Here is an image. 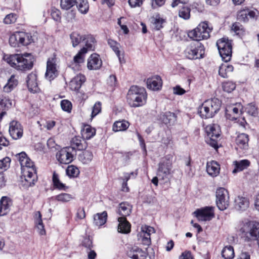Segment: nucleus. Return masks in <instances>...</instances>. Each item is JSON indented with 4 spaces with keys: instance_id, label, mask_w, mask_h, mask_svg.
<instances>
[{
    "instance_id": "nucleus-38",
    "label": "nucleus",
    "mask_w": 259,
    "mask_h": 259,
    "mask_svg": "<svg viewBox=\"0 0 259 259\" xmlns=\"http://www.w3.org/2000/svg\"><path fill=\"white\" fill-rule=\"evenodd\" d=\"M35 223L39 234L40 235H45L46 231L41 220V215L39 211H36L35 213Z\"/></svg>"
},
{
    "instance_id": "nucleus-62",
    "label": "nucleus",
    "mask_w": 259,
    "mask_h": 259,
    "mask_svg": "<svg viewBox=\"0 0 259 259\" xmlns=\"http://www.w3.org/2000/svg\"><path fill=\"white\" fill-rule=\"evenodd\" d=\"M219 137H211V136H208L206 139L207 143L212 147L217 149L218 148V142L217 139Z\"/></svg>"
},
{
    "instance_id": "nucleus-29",
    "label": "nucleus",
    "mask_w": 259,
    "mask_h": 259,
    "mask_svg": "<svg viewBox=\"0 0 259 259\" xmlns=\"http://www.w3.org/2000/svg\"><path fill=\"white\" fill-rule=\"evenodd\" d=\"M132 210V206L128 202H123L119 204L118 213L121 217H125L130 215Z\"/></svg>"
},
{
    "instance_id": "nucleus-4",
    "label": "nucleus",
    "mask_w": 259,
    "mask_h": 259,
    "mask_svg": "<svg viewBox=\"0 0 259 259\" xmlns=\"http://www.w3.org/2000/svg\"><path fill=\"white\" fill-rule=\"evenodd\" d=\"M221 102L217 98L205 101L198 108V113L202 118H211L219 111Z\"/></svg>"
},
{
    "instance_id": "nucleus-20",
    "label": "nucleus",
    "mask_w": 259,
    "mask_h": 259,
    "mask_svg": "<svg viewBox=\"0 0 259 259\" xmlns=\"http://www.w3.org/2000/svg\"><path fill=\"white\" fill-rule=\"evenodd\" d=\"M27 87L30 91L32 93H36L39 91L37 82V76L34 72L29 74L26 80Z\"/></svg>"
},
{
    "instance_id": "nucleus-40",
    "label": "nucleus",
    "mask_w": 259,
    "mask_h": 259,
    "mask_svg": "<svg viewBox=\"0 0 259 259\" xmlns=\"http://www.w3.org/2000/svg\"><path fill=\"white\" fill-rule=\"evenodd\" d=\"M107 217V213L106 211L97 213L94 217V224L97 226H101L106 222Z\"/></svg>"
},
{
    "instance_id": "nucleus-17",
    "label": "nucleus",
    "mask_w": 259,
    "mask_h": 259,
    "mask_svg": "<svg viewBox=\"0 0 259 259\" xmlns=\"http://www.w3.org/2000/svg\"><path fill=\"white\" fill-rule=\"evenodd\" d=\"M102 65L100 56L96 53L92 54L88 59L87 67L90 70L99 69Z\"/></svg>"
},
{
    "instance_id": "nucleus-37",
    "label": "nucleus",
    "mask_w": 259,
    "mask_h": 259,
    "mask_svg": "<svg viewBox=\"0 0 259 259\" xmlns=\"http://www.w3.org/2000/svg\"><path fill=\"white\" fill-rule=\"evenodd\" d=\"M129 126L130 123L125 120L116 121L112 126V130L115 132L124 131Z\"/></svg>"
},
{
    "instance_id": "nucleus-3",
    "label": "nucleus",
    "mask_w": 259,
    "mask_h": 259,
    "mask_svg": "<svg viewBox=\"0 0 259 259\" xmlns=\"http://www.w3.org/2000/svg\"><path fill=\"white\" fill-rule=\"evenodd\" d=\"M126 99L128 104L131 107L142 106L146 103V91L144 88L132 86L128 91Z\"/></svg>"
},
{
    "instance_id": "nucleus-45",
    "label": "nucleus",
    "mask_w": 259,
    "mask_h": 259,
    "mask_svg": "<svg viewBox=\"0 0 259 259\" xmlns=\"http://www.w3.org/2000/svg\"><path fill=\"white\" fill-rule=\"evenodd\" d=\"M20 36V31L16 32L12 34L9 38V44L13 47H20V39L18 38Z\"/></svg>"
},
{
    "instance_id": "nucleus-47",
    "label": "nucleus",
    "mask_w": 259,
    "mask_h": 259,
    "mask_svg": "<svg viewBox=\"0 0 259 259\" xmlns=\"http://www.w3.org/2000/svg\"><path fill=\"white\" fill-rule=\"evenodd\" d=\"M152 22L154 28L158 30L163 27L162 24L164 22V20L161 18L159 15H156L152 17Z\"/></svg>"
},
{
    "instance_id": "nucleus-60",
    "label": "nucleus",
    "mask_w": 259,
    "mask_h": 259,
    "mask_svg": "<svg viewBox=\"0 0 259 259\" xmlns=\"http://www.w3.org/2000/svg\"><path fill=\"white\" fill-rule=\"evenodd\" d=\"M223 88L224 91L230 93L235 89L236 85L232 82H226L223 84Z\"/></svg>"
},
{
    "instance_id": "nucleus-50",
    "label": "nucleus",
    "mask_w": 259,
    "mask_h": 259,
    "mask_svg": "<svg viewBox=\"0 0 259 259\" xmlns=\"http://www.w3.org/2000/svg\"><path fill=\"white\" fill-rule=\"evenodd\" d=\"M108 44L110 47V48L113 50V51L115 53L117 56L120 59V51L119 50V47L120 45L117 43L116 41L109 39L108 40Z\"/></svg>"
},
{
    "instance_id": "nucleus-61",
    "label": "nucleus",
    "mask_w": 259,
    "mask_h": 259,
    "mask_svg": "<svg viewBox=\"0 0 259 259\" xmlns=\"http://www.w3.org/2000/svg\"><path fill=\"white\" fill-rule=\"evenodd\" d=\"M17 19L16 15L13 14L7 15L4 19V22L6 24H10L15 22Z\"/></svg>"
},
{
    "instance_id": "nucleus-59",
    "label": "nucleus",
    "mask_w": 259,
    "mask_h": 259,
    "mask_svg": "<svg viewBox=\"0 0 259 259\" xmlns=\"http://www.w3.org/2000/svg\"><path fill=\"white\" fill-rule=\"evenodd\" d=\"M11 159L6 157L0 160V170H6L10 166Z\"/></svg>"
},
{
    "instance_id": "nucleus-21",
    "label": "nucleus",
    "mask_w": 259,
    "mask_h": 259,
    "mask_svg": "<svg viewBox=\"0 0 259 259\" xmlns=\"http://www.w3.org/2000/svg\"><path fill=\"white\" fill-rule=\"evenodd\" d=\"M85 80V77L83 75L81 74H78L70 81L69 84V88L72 91H78Z\"/></svg>"
},
{
    "instance_id": "nucleus-41",
    "label": "nucleus",
    "mask_w": 259,
    "mask_h": 259,
    "mask_svg": "<svg viewBox=\"0 0 259 259\" xmlns=\"http://www.w3.org/2000/svg\"><path fill=\"white\" fill-rule=\"evenodd\" d=\"M52 179L55 188L60 190H66L68 189V187L60 181L58 175L55 172L53 173Z\"/></svg>"
},
{
    "instance_id": "nucleus-64",
    "label": "nucleus",
    "mask_w": 259,
    "mask_h": 259,
    "mask_svg": "<svg viewBox=\"0 0 259 259\" xmlns=\"http://www.w3.org/2000/svg\"><path fill=\"white\" fill-rule=\"evenodd\" d=\"M141 229L142 230L141 232H144V233L148 234L149 236H150V235L152 233H154L155 232L154 229L150 226H145L142 227Z\"/></svg>"
},
{
    "instance_id": "nucleus-23",
    "label": "nucleus",
    "mask_w": 259,
    "mask_h": 259,
    "mask_svg": "<svg viewBox=\"0 0 259 259\" xmlns=\"http://www.w3.org/2000/svg\"><path fill=\"white\" fill-rule=\"evenodd\" d=\"M248 136L244 133L239 134L236 138L235 143L237 146L242 149H246L248 147Z\"/></svg>"
},
{
    "instance_id": "nucleus-18",
    "label": "nucleus",
    "mask_w": 259,
    "mask_h": 259,
    "mask_svg": "<svg viewBox=\"0 0 259 259\" xmlns=\"http://www.w3.org/2000/svg\"><path fill=\"white\" fill-rule=\"evenodd\" d=\"M127 254L132 259H146L147 257L146 252L137 246L129 247Z\"/></svg>"
},
{
    "instance_id": "nucleus-25",
    "label": "nucleus",
    "mask_w": 259,
    "mask_h": 259,
    "mask_svg": "<svg viewBox=\"0 0 259 259\" xmlns=\"http://www.w3.org/2000/svg\"><path fill=\"white\" fill-rule=\"evenodd\" d=\"M249 206V201L246 197L238 196L235 199V207L237 210H245Z\"/></svg>"
},
{
    "instance_id": "nucleus-57",
    "label": "nucleus",
    "mask_w": 259,
    "mask_h": 259,
    "mask_svg": "<svg viewBox=\"0 0 259 259\" xmlns=\"http://www.w3.org/2000/svg\"><path fill=\"white\" fill-rule=\"evenodd\" d=\"M61 107L64 111L70 112L72 109V104L67 100H63L61 102Z\"/></svg>"
},
{
    "instance_id": "nucleus-52",
    "label": "nucleus",
    "mask_w": 259,
    "mask_h": 259,
    "mask_svg": "<svg viewBox=\"0 0 259 259\" xmlns=\"http://www.w3.org/2000/svg\"><path fill=\"white\" fill-rule=\"evenodd\" d=\"M231 30L234 32L236 35L240 36L243 35L244 33V30L243 26L239 23H235L232 25Z\"/></svg>"
},
{
    "instance_id": "nucleus-63",
    "label": "nucleus",
    "mask_w": 259,
    "mask_h": 259,
    "mask_svg": "<svg viewBox=\"0 0 259 259\" xmlns=\"http://www.w3.org/2000/svg\"><path fill=\"white\" fill-rule=\"evenodd\" d=\"M92 240L89 237H85L82 241V245L85 248L90 249L93 246Z\"/></svg>"
},
{
    "instance_id": "nucleus-26",
    "label": "nucleus",
    "mask_w": 259,
    "mask_h": 259,
    "mask_svg": "<svg viewBox=\"0 0 259 259\" xmlns=\"http://www.w3.org/2000/svg\"><path fill=\"white\" fill-rule=\"evenodd\" d=\"M119 222L118 231L124 234L128 233L131 230V225L125 217H119L118 219Z\"/></svg>"
},
{
    "instance_id": "nucleus-32",
    "label": "nucleus",
    "mask_w": 259,
    "mask_h": 259,
    "mask_svg": "<svg viewBox=\"0 0 259 259\" xmlns=\"http://www.w3.org/2000/svg\"><path fill=\"white\" fill-rule=\"evenodd\" d=\"M81 134L82 139L89 140L95 135L96 130L90 125H84L81 130Z\"/></svg>"
},
{
    "instance_id": "nucleus-48",
    "label": "nucleus",
    "mask_w": 259,
    "mask_h": 259,
    "mask_svg": "<svg viewBox=\"0 0 259 259\" xmlns=\"http://www.w3.org/2000/svg\"><path fill=\"white\" fill-rule=\"evenodd\" d=\"M138 240L143 245L149 246L151 244L150 236L144 232H140L138 235Z\"/></svg>"
},
{
    "instance_id": "nucleus-35",
    "label": "nucleus",
    "mask_w": 259,
    "mask_h": 259,
    "mask_svg": "<svg viewBox=\"0 0 259 259\" xmlns=\"http://www.w3.org/2000/svg\"><path fill=\"white\" fill-rule=\"evenodd\" d=\"M18 81L16 75H12L8 80L7 83L3 88V91L5 93L11 92L18 84Z\"/></svg>"
},
{
    "instance_id": "nucleus-27",
    "label": "nucleus",
    "mask_w": 259,
    "mask_h": 259,
    "mask_svg": "<svg viewBox=\"0 0 259 259\" xmlns=\"http://www.w3.org/2000/svg\"><path fill=\"white\" fill-rule=\"evenodd\" d=\"M233 70V66L228 64L227 62H225V63H223L220 66L219 73L221 77L227 78L231 74Z\"/></svg>"
},
{
    "instance_id": "nucleus-5",
    "label": "nucleus",
    "mask_w": 259,
    "mask_h": 259,
    "mask_svg": "<svg viewBox=\"0 0 259 259\" xmlns=\"http://www.w3.org/2000/svg\"><path fill=\"white\" fill-rule=\"evenodd\" d=\"M211 31V29L208 27L207 23L203 22L200 23L193 30L189 31L188 35L190 38L198 42L201 40L208 38Z\"/></svg>"
},
{
    "instance_id": "nucleus-39",
    "label": "nucleus",
    "mask_w": 259,
    "mask_h": 259,
    "mask_svg": "<svg viewBox=\"0 0 259 259\" xmlns=\"http://www.w3.org/2000/svg\"><path fill=\"white\" fill-rule=\"evenodd\" d=\"M18 38L20 39L21 46H27L33 41L32 37L30 34L22 31H20V36H18Z\"/></svg>"
},
{
    "instance_id": "nucleus-53",
    "label": "nucleus",
    "mask_w": 259,
    "mask_h": 259,
    "mask_svg": "<svg viewBox=\"0 0 259 259\" xmlns=\"http://www.w3.org/2000/svg\"><path fill=\"white\" fill-rule=\"evenodd\" d=\"M75 5V0H61L60 6L62 9L68 10Z\"/></svg>"
},
{
    "instance_id": "nucleus-58",
    "label": "nucleus",
    "mask_w": 259,
    "mask_h": 259,
    "mask_svg": "<svg viewBox=\"0 0 259 259\" xmlns=\"http://www.w3.org/2000/svg\"><path fill=\"white\" fill-rule=\"evenodd\" d=\"M101 111V103L100 102H96L92 108V112L91 114L92 118L95 117Z\"/></svg>"
},
{
    "instance_id": "nucleus-13",
    "label": "nucleus",
    "mask_w": 259,
    "mask_h": 259,
    "mask_svg": "<svg viewBox=\"0 0 259 259\" xmlns=\"http://www.w3.org/2000/svg\"><path fill=\"white\" fill-rule=\"evenodd\" d=\"M73 152L72 148L66 147L61 149L57 153L56 158L60 163L68 164L74 159Z\"/></svg>"
},
{
    "instance_id": "nucleus-11",
    "label": "nucleus",
    "mask_w": 259,
    "mask_h": 259,
    "mask_svg": "<svg viewBox=\"0 0 259 259\" xmlns=\"http://www.w3.org/2000/svg\"><path fill=\"white\" fill-rule=\"evenodd\" d=\"M216 204L221 210L226 209L229 205L228 191L224 188H219L216 191Z\"/></svg>"
},
{
    "instance_id": "nucleus-55",
    "label": "nucleus",
    "mask_w": 259,
    "mask_h": 259,
    "mask_svg": "<svg viewBox=\"0 0 259 259\" xmlns=\"http://www.w3.org/2000/svg\"><path fill=\"white\" fill-rule=\"evenodd\" d=\"M245 110L248 114L251 116H255L257 114V108L253 103L247 105Z\"/></svg>"
},
{
    "instance_id": "nucleus-10",
    "label": "nucleus",
    "mask_w": 259,
    "mask_h": 259,
    "mask_svg": "<svg viewBox=\"0 0 259 259\" xmlns=\"http://www.w3.org/2000/svg\"><path fill=\"white\" fill-rule=\"evenodd\" d=\"M172 160L171 156H168L159 164L157 176L160 179L167 181L171 174Z\"/></svg>"
},
{
    "instance_id": "nucleus-30",
    "label": "nucleus",
    "mask_w": 259,
    "mask_h": 259,
    "mask_svg": "<svg viewBox=\"0 0 259 259\" xmlns=\"http://www.w3.org/2000/svg\"><path fill=\"white\" fill-rule=\"evenodd\" d=\"M205 131L207 136L219 137L220 136V127L217 124L212 123L207 125L205 127Z\"/></svg>"
},
{
    "instance_id": "nucleus-1",
    "label": "nucleus",
    "mask_w": 259,
    "mask_h": 259,
    "mask_svg": "<svg viewBox=\"0 0 259 259\" xmlns=\"http://www.w3.org/2000/svg\"><path fill=\"white\" fill-rule=\"evenodd\" d=\"M21 166L22 172L24 178L26 186H33L37 179L36 170L34 162L24 152H21L16 155Z\"/></svg>"
},
{
    "instance_id": "nucleus-46",
    "label": "nucleus",
    "mask_w": 259,
    "mask_h": 259,
    "mask_svg": "<svg viewBox=\"0 0 259 259\" xmlns=\"http://www.w3.org/2000/svg\"><path fill=\"white\" fill-rule=\"evenodd\" d=\"M66 173L70 178H76L79 175L80 171L77 166L70 165L67 167Z\"/></svg>"
},
{
    "instance_id": "nucleus-51",
    "label": "nucleus",
    "mask_w": 259,
    "mask_h": 259,
    "mask_svg": "<svg viewBox=\"0 0 259 259\" xmlns=\"http://www.w3.org/2000/svg\"><path fill=\"white\" fill-rule=\"evenodd\" d=\"M179 16L185 20L189 19L190 17V9L188 7H183L180 10Z\"/></svg>"
},
{
    "instance_id": "nucleus-8",
    "label": "nucleus",
    "mask_w": 259,
    "mask_h": 259,
    "mask_svg": "<svg viewBox=\"0 0 259 259\" xmlns=\"http://www.w3.org/2000/svg\"><path fill=\"white\" fill-rule=\"evenodd\" d=\"M83 40L85 41V47H83L74 57L73 61L75 63L79 64L83 62L84 61V55L88 51H93L95 49L96 40L92 35H84Z\"/></svg>"
},
{
    "instance_id": "nucleus-34",
    "label": "nucleus",
    "mask_w": 259,
    "mask_h": 259,
    "mask_svg": "<svg viewBox=\"0 0 259 259\" xmlns=\"http://www.w3.org/2000/svg\"><path fill=\"white\" fill-rule=\"evenodd\" d=\"M176 115L175 113L169 111L162 113L160 115V119L163 123L165 124H173L176 120Z\"/></svg>"
},
{
    "instance_id": "nucleus-7",
    "label": "nucleus",
    "mask_w": 259,
    "mask_h": 259,
    "mask_svg": "<svg viewBox=\"0 0 259 259\" xmlns=\"http://www.w3.org/2000/svg\"><path fill=\"white\" fill-rule=\"evenodd\" d=\"M217 46L222 60L226 62L229 61L232 57V41L222 38L217 41Z\"/></svg>"
},
{
    "instance_id": "nucleus-9",
    "label": "nucleus",
    "mask_w": 259,
    "mask_h": 259,
    "mask_svg": "<svg viewBox=\"0 0 259 259\" xmlns=\"http://www.w3.org/2000/svg\"><path fill=\"white\" fill-rule=\"evenodd\" d=\"M239 231L242 237L248 239H255L259 233V227H257L252 222H242L239 225Z\"/></svg>"
},
{
    "instance_id": "nucleus-31",
    "label": "nucleus",
    "mask_w": 259,
    "mask_h": 259,
    "mask_svg": "<svg viewBox=\"0 0 259 259\" xmlns=\"http://www.w3.org/2000/svg\"><path fill=\"white\" fill-rule=\"evenodd\" d=\"M250 161L247 159L234 161L233 164L235 166V168L233 170L232 173L236 174L246 169L250 165Z\"/></svg>"
},
{
    "instance_id": "nucleus-15",
    "label": "nucleus",
    "mask_w": 259,
    "mask_h": 259,
    "mask_svg": "<svg viewBox=\"0 0 259 259\" xmlns=\"http://www.w3.org/2000/svg\"><path fill=\"white\" fill-rule=\"evenodd\" d=\"M194 213L199 221H209L214 217L213 207H205L202 209H197L194 211Z\"/></svg>"
},
{
    "instance_id": "nucleus-56",
    "label": "nucleus",
    "mask_w": 259,
    "mask_h": 259,
    "mask_svg": "<svg viewBox=\"0 0 259 259\" xmlns=\"http://www.w3.org/2000/svg\"><path fill=\"white\" fill-rule=\"evenodd\" d=\"M51 15L52 18L56 21H60L61 19V12L60 10L55 7L51 9Z\"/></svg>"
},
{
    "instance_id": "nucleus-19",
    "label": "nucleus",
    "mask_w": 259,
    "mask_h": 259,
    "mask_svg": "<svg viewBox=\"0 0 259 259\" xmlns=\"http://www.w3.org/2000/svg\"><path fill=\"white\" fill-rule=\"evenodd\" d=\"M147 85L148 89L153 91H158L162 87V79L158 75L152 76L147 79Z\"/></svg>"
},
{
    "instance_id": "nucleus-24",
    "label": "nucleus",
    "mask_w": 259,
    "mask_h": 259,
    "mask_svg": "<svg viewBox=\"0 0 259 259\" xmlns=\"http://www.w3.org/2000/svg\"><path fill=\"white\" fill-rule=\"evenodd\" d=\"M12 205L11 200L7 197H3L0 200V216L8 214Z\"/></svg>"
},
{
    "instance_id": "nucleus-54",
    "label": "nucleus",
    "mask_w": 259,
    "mask_h": 259,
    "mask_svg": "<svg viewBox=\"0 0 259 259\" xmlns=\"http://www.w3.org/2000/svg\"><path fill=\"white\" fill-rule=\"evenodd\" d=\"M73 199L71 195L68 193H61L55 196V199L57 201L67 202Z\"/></svg>"
},
{
    "instance_id": "nucleus-44",
    "label": "nucleus",
    "mask_w": 259,
    "mask_h": 259,
    "mask_svg": "<svg viewBox=\"0 0 259 259\" xmlns=\"http://www.w3.org/2000/svg\"><path fill=\"white\" fill-rule=\"evenodd\" d=\"M84 35H81L77 32H73L70 35L72 46L76 47L82 40H83Z\"/></svg>"
},
{
    "instance_id": "nucleus-42",
    "label": "nucleus",
    "mask_w": 259,
    "mask_h": 259,
    "mask_svg": "<svg viewBox=\"0 0 259 259\" xmlns=\"http://www.w3.org/2000/svg\"><path fill=\"white\" fill-rule=\"evenodd\" d=\"M75 5L81 14H84L88 12L89 6L87 0H75Z\"/></svg>"
},
{
    "instance_id": "nucleus-28",
    "label": "nucleus",
    "mask_w": 259,
    "mask_h": 259,
    "mask_svg": "<svg viewBox=\"0 0 259 259\" xmlns=\"http://www.w3.org/2000/svg\"><path fill=\"white\" fill-rule=\"evenodd\" d=\"M220 165L214 161L207 162L206 165V171L209 175L214 177L218 175L220 172Z\"/></svg>"
},
{
    "instance_id": "nucleus-16",
    "label": "nucleus",
    "mask_w": 259,
    "mask_h": 259,
    "mask_svg": "<svg viewBox=\"0 0 259 259\" xmlns=\"http://www.w3.org/2000/svg\"><path fill=\"white\" fill-rule=\"evenodd\" d=\"M9 132L13 139L18 140L22 137L23 128L20 122L14 120L10 123Z\"/></svg>"
},
{
    "instance_id": "nucleus-43",
    "label": "nucleus",
    "mask_w": 259,
    "mask_h": 259,
    "mask_svg": "<svg viewBox=\"0 0 259 259\" xmlns=\"http://www.w3.org/2000/svg\"><path fill=\"white\" fill-rule=\"evenodd\" d=\"M222 255L225 259H232L235 256L233 247L231 246H225L222 251Z\"/></svg>"
},
{
    "instance_id": "nucleus-6",
    "label": "nucleus",
    "mask_w": 259,
    "mask_h": 259,
    "mask_svg": "<svg viewBox=\"0 0 259 259\" xmlns=\"http://www.w3.org/2000/svg\"><path fill=\"white\" fill-rule=\"evenodd\" d=\"M184 54L189 59H201L203 57L204 48L200 42H193L187 46Z\"/></svg>"
},
{
    "instance_id": "nucleus-36",
    "label": "nucleus",
    "mask_w": 259,
    "mask_h": 259,
    "mask_svg": "<svg viewBox=\"0 0 259 259\" xmlns=\"http://www.w3.org/2000/svg\"><path fill=\"white\" fill-rule=\"evenodd\" d=\"M255 12L248 9L241 10L238 12L237 19L240 21H245L248 20V17L254 18Z\"/></svg>"
},
{
    "instance_id": "nucleus-49",
    "label": "nucleus",
    "mask_w": 259,
    "mask_h": 259,
    "mask_svg": "<svg viewBox=\"0 0 259 259\" xmlns=\"http://www.w3.org/2000/svg\"><path fill=\"white\" fill-rule=\"evenodd\" d=\"M12 105V101L8 96L2 95L0 97V106L2 108L7 109Z\"/></svg>"
},
{
    "instance_id": "nucleus-22",
    "label": "nucleus",
    "mask_w": 259,
    "mask_h": 259,
    "mask_svg": "<svg viewBox=\"0 0 259 259\" xmlns=\"http://www.w3.org/2000/svg\"><path fill=\"white\" fill-rule=\"evenodd\" d=\"M71 146L70 148H72L73 152L75 149L81 150L87 147V144L85 140L79 136H75L73 138L71 141Z\"/></svg>"
},
{
    "instance_id": "nucleus-12",
    "label": "nucleus",
    "mask_w": 259,
    "mask_h": 259,
    "mask_svg": "<svg viewBox=\"0 0 259 259\" xmlns=\"http://www.w3.org/2000/svg\"><path fill=\"white\" fill-rule=\"evenodd\" d=\"M56 62L57 59L55 55L48 59L45 77L49 81L53 80L58 75V67Z\"/></svg>"
},
{
    "instance_id": "nucleus-2",
    "label": "nucleus",
    "mask_w": 259,
    "mask_h": 259,
    "mask_svg": "<svg viewBox=\"0 0 259 259\" xmlns=\"http://www.w3.org/2000/svg\"><path fill=\"white\" fill-rule=\"evenodd\" d=\"M3 59L12 67L18 70H30L33 67V58L29 54H5Z\"/></svg>"
},
{
    "instance_id": "nucleus-33",
    "label": "nucleus",
    "mask_w": 259,
    "mask_h": 259,
    "mask_svg": "<svg viewBox=\"0 0 259 259\" xmlns=\"http://www.w3.org/2000/svg\"><path fill=\"white\" fill-rule=\"evenodd\" d=\"M93 154L89 150L83 151L78 155V160L83 164H89L93 159Z\"/></svg>"
},
{
    "instance_id": "nucleus-14",
    "label": "nucleus",
    "mask_w": 259,
    "mask_h": 259,
    "mask_svg": "<svg viewBox=\"0 0 259 259\" xmlns=\"http://www.w3.org/2000/svg\"><path fill=\"white\" fill-rule=\"evenodd\" d=\"M242 105L240 103L227 105L226 107V115L230 120L236 119L242 113Z\"/></svg>"
}]
</instances>
